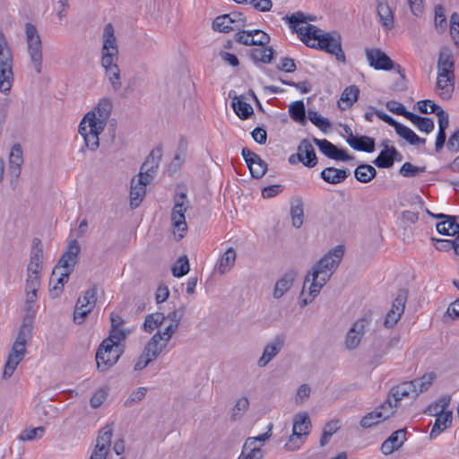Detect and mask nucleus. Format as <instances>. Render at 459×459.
<instances>
[{
    "instance_id": "61",
    "label": "nucleus",
    "mask_w": 459,
    "mask_h": 459,
    "mask_svg": "<svg viewBox=\"0 0 459 459\" xmlns=\"http://www.w3.org/2000/svg\"><path fill=\"white\" fill-rule=\"evenodd\" d=\"M228 19L231 22V25L235 27V30H239L247 25V18L240 12H231L227 13Z\"/></svg>"
},
{
    "instance_id": "52",
    "label": "nucleus",
    "mask_w": 459,
    "mask_h": 459,
    "mask_svg": "<svg viewBox=\"0 0 459 459\" xmlns=\"http://www.w3.org/2000/svg\"><path fill=\"white\" fill-rule=\"evenodd\" d=\"M285 19L288 21L290 27L297 32L300 27L297 28L299 23H307V21H315L316 17L311 15H305L301 12H297L290 16H286Z\"/></svg>"
},
{
    "instance_id": "40",
    "label": "nucleus",
    "mask_w": 459,
    "mask_h": 459,
    "mask_svg": "<svg viewBox=\"0 0 459 459\" xmlns=\"http://www.w3.org/2000/svg\"><path fill=\"white\" fill-rule=\"evenodd\" d=\"M395 132L411 145L424 144L426 143L425 138L418 136L411 129L402 124L397 126Z\"/></svg>"
},
{
    "instance_id": "30",
    "label": "nucleus",
    "mask_w": 459,
    "mask_h": 459,
    "mask_svg": "<svg viewBox=\"0 0 459 459\" xmlns=\"http://www.w3.org/2000/svg\"><path fill=\"white\" fill-rule=\"evenodd\" d=\"M435 417L436 420L429 433L430 438H435L451 426L453 412L452 411H447L446 412H441Z\"/></svg>"
},
{
    "instance_id": "33",
    "label": "nucleus",
    "mask_w": 459,
    "mask_h": 459,
    "mask_svg": "<svg viewBox=\"0 0 459 459\" xmlns=\"http://www.w3.org/2000/svg\"><path fill=\"white\" fill-rule=\"evenodd\" d=\"M359 94V89L356 85L346 87L341 94L338 101L339 108L342 110L351 108L357 101Z\"/></svg>"
},
{
    "instance_id": "38",
    "label": "nucleus",
    "mask_w": 459,
    "mask_h": 459,
    "mask_svg": "<svg viewBox=\"0 0 459 459\" xmlns=\"http://www.w3.org/2000/svg\"><path fill=\"white\" fill-rule=\"evenodd\" d=\"M436 229L438 233L446 236L459 235V223L456 222V217L450 215V220L446 219L437 223Z\"/></svg>"
},
{
    "instance_id": "42",
    "label": "nucleus",
    "mask_w": 459,
    "mask_h": 459,
    "mask_svg": "<svg viewBox=\"0 0 459 459\" xmlns=\"http://www.w3.org/2000/svg\"><path fill=\"white\" fill-rule=\"evenodd\" d=\"M431 239L437 250L447 252L453 249L455 254L459 255V234L454 239H437L435 238Z\"/></svg>"
},
{
    "instance_id": "63",
    "label": "nucleus",
    "mask_w": 459,
    "mask_h": 459,
    "mask_svg": "<svg viewBox=\"0 0 459 459\" xmlns=\"http://www.w3.org/2000/svg\"><path fill=\"white\" fill-rule=\"evenodd\" d=\"M435 25L441 30H444L446 27L445 8L441 4H438L435 7Z\"/></svg>"
},
{
    "instance_id": "35",
    "label": "nucleus",
    "mask_w": 459,
    "mask_h": 459,
    "mask_svg": "<svg viewBox=\"0 0 459 459\" xmlns=\"http://www.w3.org/2000/svg\"><path fill=\"white\" fill-rule=\"evenodd\" d=\"M248 55L255 63L270 64L273 59L274 49L272 47L264 46L251 49Z\"/></svg>"
},
{
    "instance_id": "51",
    "label": "nucleus",
    "mask_w": 459,
    "mask_h": 459,
    "mask_svg": "<svg viewBox=\"0 0 459 459\" xmlns=\"http://www.w3.org/2000/svg\"><path fill=\"white\" fill-rule=\"evenodd\" d=\"M190 270L189 261L186 255H181L172 267V274L175 277H182Z\"/></svg>"
},
{
    "instance_id": "57",
    "label": "nucleus",
    "mask_w": 459,
    "mask_h": 459,
    "mask_svg": "<svg viewBox=\"0 0 459 459\" xmlns=\"http://www.w3.org/2000/svg\"><path fill=\"white\" fill-rule=\"evenodd\" d=\"M23 163L22 149L20 143H15L9 155V165L22 167Z\"/></svg>"
},
{
    "instance_id": "45",
    "label": "nucleus",
    "mask_w": 459,
    "mask_h": 459,
    "mask_svg": "<svg viewBox=\"0 0 459 459\" xmlns=\"http://www.w3.org/2000/svg\"><path fill=\"white\" fill-rule=\"evenodd\" d=\"M166 319L163 313L156 312L146 316L143 329L145 332L151 333L154 329L158 328L162 325L164 320Z\"/></svg>"
},
{
    "instance_id": "49",
    "label": "nucleus",
    "mask_w": 459,
    "mask_h": 459,
    "mask_svg": "<svg viewBox=\"0 0 459 459\" xmlns=\"http://www.w3.org/2000/svg\"><path fill=\"white\" fill-rule=\"evenodd\" d=\"M398 405L388 395L386 400L375 410L383 415V421L393 416Z\"/></svg>"
},
{
    "instance_id": "12",
    "label": "nucleus",
    "mask_w": 459,
    "mask_h": 459,
    "mask_svg": "<svg viewBox=\"0 0 459 459\" xmlns=\"http://www.w3.org/2000/svg\"><path fill=\"white\" fill-rule=\"evenodd\" d=\"M43 247L39 238L33 239V245L30 250V263L27 267V280L31 287H39V273L42 269Z\"/></svg>"
},
{
    "instance_id": "11",
    "label": "nucleus",
    "mask_w": 459,
    "mask_h": 459,
    "mask_svg": "<svg viewBox=\"0 0 459 459\" xmlns=\"http://www.w3.org/2000/svg\"><path fill=\"white\" fill-rule=\"evenodd\" d=\"M311 421L307 412L298 413L294 416L292 434L290 436L288 442L284 445L287 451H295L302 445V436L309 433Z\"/></svg>"
},
{
    "instance_id": "13",
    "label": "nucleus",
    "mask_w": 459,
    "mask_h": 459,
    "mask_svg": "<svg viewBox=\"0 0 459 459\" xmlns=\"http://www.w3.org/2000/svg\"><path fill=\"white\" fill-rule=\"evenodd\" d=\"M97 302V288L93 286L83 293L82 297H79L74 313V322L81 325L86 316L94 308Z\"/></svg>"
},
{
    "instance_id": "4",
    "label": "nucleus",
    "mask_w": 459,
    "mask_h": 459,
    "mask_svg": "<svg viewBox=\"0 0 459 459\" xmlns=\"http://www.w3.org/2000/svg\"><path fill=\"white\" fill-rule=\"evenodd\" d=\"M80 252L81 247L79 242L76 239L70 240L65 251L53 270L52 275L54 276L58 273L59 277L51 292H56V295H58L63 290L65 283L67 282L71 273L79 262Z\"/></svg>"
},
{
    "instance_id": "7",
    "label": "nucleus",
    "mask_w": 459,
    "mask_h": 459,
    "mask_svg": "<svg viewBox=\"0 0 459 459\" xmlns=\"http://www.w3.org/2000/svg\"><path fill=\"white\" fill-rule=\"evenodd\" d=\"M25 37L33 68L39 74L42 72V41L36 26L30 22L25 23Z\"/></svg>"
},
{
    "instance_id": "29",
    "label": "nucleus",
    "mask_w": 459,
    "mask_h": 459,
    "mask_svg": "<svg viewBox=\"0 0 459 459\" xmlns=\"http://www.w3.org/2000/svg\"><path fill=\"white\" fill-rule=\"evenodd\" d=\"M349 175V169H340L333 167H327L320 173V177L324 181L333 185L343 182Z\"/></svg>"
},
{
    "instance_id": "27",
    "label": "nucleus",
    "mask_w": 459,
    "mask_h": 459,
    "mask_svg": "<svg viewBox=\"0 0 459 459\" xmlns=\"http://www.w3.org/2000/svg\"><path fill=\"white\" fill-rule=\"evenodd\" d=\"M396 156L401 157V153L394 147L385 145L379 155L373 160V163L381 169H389L394 165Z\"/></svg>"
},
{
    "instance_id": "64",
    "label": "nucleus",
    "mask_w": 459,
    "mask_h": 459,
    "mask_svg": "<svg viewBox=\"0 0 459 459\" xmlns=\"http://www.w3.org/2000/svg\"><path fill=\"white\" fill-rule=\"evenodd\" d=\"M264 452L260 447H253L247 450L242 449L238 459H263Z\"/></svg>"
},
{
    "instance_id": "54",
    "label": "nucleus",
    "mask_w": 459,
    "mask_h": 459,
    "mask_svg": "<svg viewBox=\"0 0 459 459\" xmlns=\"http://www.w3.org/2000/svg\"><path fill=\"white\" fill-rule=\"evenodd\" d=\"M147 388L146 387H138L134 389L128 398L125 401L124 406L126 408L132 407L134 404L140 403L142 400L144 399L146 394H147Z\"/></svg>"
},
{
    "instance_id": "17",
    "label": "nucleus",
    "mask_w": 459,
    "mask_h": 459,
    "mask_svg": "<svg viewBox=\"0 0 459 459\" xmlns=\"http://www.w3.org/2000/svg\"><path fill=\"white\" fill-rule=\"evenodd\" d=\"M368 323V318L361 317L352 325L346 334L344 342L346 349L351 351L355 350L359 345Z\"/></svg>"
},
{
    "instance_id": "36",
    "label": "nucleus",
    "mask_w": 459,
    "mask_h": 459,
    "mask_svg": "<svg viewBox=\"0 0 459 459\" xmlns=\"http://www.w3.org/2000/svg\"><path fill=\"white\" fill-rule=\"evenodd\" d=\"M377 13L380 19L382 25L390 30L394 27V14L389 4L385 2H378L377 6Z\"/></svg>"
},
{
    "instance_id": "21",
    "label": "nucleus",
    "mask_w": 459,
    "mask_h": 459,
    "mask_svg": "<svg viewBox=\"0 0 459 459\" xmlns=\"http://www.w3.org/2000/svg\"><path fill=\"white\" fill-rule=\"evenodd\" d=\"M437 69V74H441V76L455 75V59L449 48L444 47L440 49Z\"/></svg>"
},
{
    "instance_id": "28",
    "label": "nucleus",
    "mask_w": 459,
    "mask_h": 459,
    "mask_svg": "<svg viewBox=\"0 0 459 459\" xmlns=\"http://www.w3.org/2000/svg\"><path fill=\"white\" fill-rule=\"evenodd\" d=\"M347 143L354 150L372 152L375 150V140L366 135H351L347 138Z\"/></svg>"
},
{
    "instance_id": "34",
    "label": "nucleus",
    "mask_w": 459,
    "mask_h": 459,
    "mask_svg": "<svg viewBox=\"0 0 459 459\" xmlns=\"http://www.w3.org/2000/svg\"><path fill=\"white\" fill-rule=\"evenodd\" d=\"M112 102L109 99H102L100 100L95 113V122L98 125H101L105 127L108 118L109 117L112 111Z\"/></svg>"
},
{
    "instance_id": "46",
    "label": "nucleus",
    "mask_w": 459,
    "mask_h": 459,
    "mask_svg": "<svg viewBox=\"0 0 459 459\" xmlns=\"http://www.w3.org/2000/svg\"><path fill=\"white\" fill-rule=\"evenodd\" d=\"M255 159V160L248 162L247 167L253 178H261L267 171L268 165L260 156Z\"/></svg>"
},
{
    "instance_id": "5",
    "label": "nucleus",
    "mask_w": 459,
    "mask_h": 459,
    "mask_svg": "<svg viewBox=\"0 0 459 459\" xmlns=\"http://www.w3.org/2000/svg\"><path fill=\"white\" fill-rule=\"evenodd\" d=\"M32 335L31 320L26 318L19 330L15 342L12 346V350L5 362L3 377L9 378L13 374L19 363L22 360L26 353V342Z\"/></svg>"
},
{
    "instance_id": "2",
    "label": "nucleus",
    "mask_w": 459,
    "mask_h": 459,
    "mask_svg": "<svg viewBox=\"0 0 459 459\" xmlns=\"http://www.w3.org/2000/svg\"><path fill=\"white\" fill-rule=\"evenodd\" d=\"M300 39L310 48L324 50L342 62L346 63V56L342 48V38L337 32L323 33L315 25L307 24L297 30Z\"/></svg>"
},
{
    "instance_id": "1",
    "label": "nucleus",
    "mask_w": 459,
    "mask_h": 459,
    "mask_svg": "<svg viewBox=\"0 0 459 459\" xmlns=\"http://www.w3.org/2000/svg\"><path fill=\"white\" fill-rule=\"evenodd\" d=\"M343 254L344 247L339 245L331 249L317 261L305 277L300 296L304 294L306 284L310 282V294L313 297H316L338 268Z\"/></svg>"
},
{
    "instance_id": "10",
    "label": "nucleus",
    "mask_w": 459,
    "mask_h": 459,
    "mask_svg": "<svg viewBox=\"0 0 459 459\" xmlns=\"http://www.w3.org/2000/svg\"><path fill=\"white\" fill-rule=\"evenodd\" d=\"M189 207V202L186 193L177 194L174 197V206L171 212V222L174 233L178 232V238H184L187 225L185 213Z\"/></svg>"
},
{
    "instance_id": "59",
    "label": "nucleus",
    "mask_w": 459,
    "mask_h": 459,
    "mask_svg": "<svg viewBox=\"0 0 459 459\" xmlns=\"http://www.w3.org/2000/svg\"><path fill=\"white\" fill-rule=\"evenodd\" d=\"M272 426L269 427V429L264 433V434H261L257 437H247L244 443V450H247V449H250V448H253V447H256L255 446V443L257 441H260V442H264V441H266L268 440L271 436H272Z\"/></svg>"
},
{
    "instance_id": "31",
    "label": "nucleus",
    "mask_w": 459,
    "mask_h": 459,
    "mask_svg": "<svg viewBox=\"0 0 459 459\" xmlns=\"http://www.w3.org/2000/svg\"><path fill=\"white\" fill-rule=\"evenodd\" d=\"M296 276L297 273L294 270H290L283 274V276L276 281L273 290V297L275 299L281 298L291 288Z\"/></svg>"
},
{
    "instance_id": "16",
    "label": "nucleus",
    "mask_w": 459,
    "mask_h": 459,
    "mask_svg": "<svg viewBox=\"0 0 459 459\" xmlns=\"http://www.w3.org/2000/svg\"><path fill=\"white\" fill-rule=\"evenodd\" d=\"M365 54L368 65L375 70L390 71L394 67V62L380 48H367Z\"/></svg>"
},
{
    "instance_id": "15",
    "label": "nucleus",
    "mask_w": 459,
    "mask_h": 459,
    "mask_svg": "<svg viewBox=\"0 0 459 459\" xmlns=\"http://www.w3.org/2000/svg\"><path fill=\"white\" fill-rule=\"evenodd\" d=\"M113 429L110 425L104 426L99 432L96 446L90 459H105L109 452Z\"/></svg>"
},
{
    "instance_id": "6",
    "label": "nucleus",
    "mask_w": 459,
    "mask_h": 459,
    "mask_svg": "<svg viewBox=\"0 0 459 459\" xmlns=\"http://www.w3.org/2000/svg\"><path fill=\"white\" fill-rule=\"evenodd\" d=\"M13 56L8 42L0 30V91L9 94L13 81Z\"/></svg>"
},
{
    "instance_id": "18",
    "label": "nucleus",
    "mask_w": 459,
    "mask_h": 459,
    "mask_svg": "<svg viewBox=\"0 0 459 459\" xmlns=\"http://www.w3.org/2000/svg\"><path fill=\"white\" fill-rule=\"evenodd\" d=\"M137 177V179L134 178L131 180L130 206L132 209H135L140 205L146 194V186L152 180L150 178V176L144 177L138 174Z\"/></svg>"
},
{
    "instance_id": "43",
    "label": "nucleus",
    "mask_w": 459,
    "mask_h": 459,
    "mask_svg": "<svg viewBox=\"0 0 459 459\" xmlns=\"http://www.w3.org/2000/svg\"><path fill=\"white\" fill-rule=\"evenodd\" d=\"M290 117L298 123L305 125L306 120V108L302 100H296L289 107Z\"/></svg>"
},
{
    "instance_id": "24",
    "label": "nucleus",
    "mask_w": 459,
    "mask_h": 459,
    "mask_svg": "<svg viewBox=\"0 0 459 459\" xmlns=\"http://www.w3.org/2000/svg\"><path fill=\"white\" fill-rule=\"evenodd\" d=\"M388 396L397 405H400V402L403 398H416L417 393L414 389V385L410 383V381L403 382L397 385L393 386L389 393Z\"/></svg>"
},
{
    "instance_id": "9",
    "label": "nucleus",
    "mask_w": 459,
    "mask_h": 459,
    "mask_svg": "<svg viewBox=\"0 0 459 459\" xmlns=\"http://www.w3.org/2000/svg\"><path fill=\"white\" fill-rule=\"evenodd\" d=\"M124 350L122 345L114 344L111 339H104L96 352L97 368L106 371L115 365Z\"/></svg>"
},
{
    "instance_id": "60",
    "label": "nucleus",
    "mask_w": 459,
    "mask_h": 459,
    "mask_svg": "<svg viewBox=\"0 0 459 459\" xmlns=\"http://www.w3.org/2000/svg\"><path fill=\"white\" fill-rule=\"evenodd\" d=\"M39 287H31L30 282H26L25 292H26V300H25V310L30 311L33 304L37 300V291Z\"/></svg>"
},
{
    "instance_id": "48",
    "label": "nucleus",
    "mask_w": 459,
    "mask_h": 459,
    "mask_svg": "<svg viewBox=\"0 0 459 459\" xmlns=\"http://www.w3.org/2000/svg\"><path fill=\"white\" fill-rule=\"evenodd\" d=\"M249 401L247 397L242 396L237 402L231 410L230 420L233 421L238 420L248 410Z\"/></svg>"
},
{
    "instance_id": "53",
    "label": "nucleus",
    "mask_w": 459,
    "mask_h": 459,
    "mask_svg": "<svg viewBox=\"0 0 459 459\" xmlns=\"http://www.w3.org/2000/svg\"><path fill=\"white\" fill-rule=\"evenodd\" d=\"M383 421V415L378 411H372L367 413L360 420L359 424L363 429H368Z\"/></svg>"
},
{
    "instance_id": "44",
    "label": "nucleus",
    "mask_w": 459,
    "mask_h": 459,
    "mask_svg": "<svg viewBox=\"0 0 459 459\" xmlns=\"http://www.w3.org/2000/svg\"><path fill=\"white\" fill-rule=\"evenodd\" d=\"M236 260V252L232 247H229L224 254L221 255L219 265L218 272L221 274H224L230 270V268L234 265Z\"/></svg>"
},
{
    "instance_id": "3",
    "label": "nucleus",
    "mask_w": 459,
    "mask_h": 459,
    "mask_svg": "<svg viewBox=\"0 0 459 459\" xmlns=\"http://www.w3.org/2000/svg\"><path fill=\"white\" fill-rule=\"evenodd\" d=\"M102 39L100 63L105 69V75L110 82L112 89L117 91L122 86L120 69L117 65L119 51L115 29L111 23L105 25Z\"/></svg>"
},
{
    "instance_id": "20",
    "label": "nucleus",
    "mask_w": 459,
    "mask_h": 459,
    "mask_svg": "<svg viewBox=\"0 0 459 459\" xmlns=\"http://www.w3.org/2000/svg\"><path fill=\"white\" fill-rule=\"evenodd\" d=\"M285 342L283 335H277L274 339L267 343L264 349L262 356L257 360L259 368H264L267 364L273 359L282 350Z\"/></svg>"
},
{
    "instance_id": "14",
    "label": "nucleus",
    "mask_w": 459,
    "mask_h": 459,
    "mask_svg": "<svg viewBox=\"0 0 459 459\" xmlns=\"http://www.w3.org/2000/svg\"><path fill=\"white\" fill-rule=\"evenodd\" d=\"M408 293L405 290H399L397 296L392 304L391 309L387 312L384 325L386 328H393L404 312Z\"/></svg>"
},
{
    "instance_id": "47",
    "label": "nucleus",
    "mask_w": 459,
    "mask_h": 459,
    "mask_svg": "<svg viewBox=\"0 0 459 459\" xmlns=\"http://www.w3.org/2000/svg\"><path fill=\"white\" fill-rule=\"evenodd\" d=\"M290 216L293 227L299 229L303 225L304 218L303 202L300 199H298L297 204L291 206Z\"/></svg>"
},
{
    "instance_id": "37",
    "label": "nucleus",
    "mask_w": 459,
    "mask_h": 459,
    "mask_svg": "<svg viewBox=\"0 0 459 459\" xmlns=\"http://www.w3.org/2000/svg\"><path fill=\"white\" fill-rule=\"evenodd\" d=\"M436 378L437 375L435 372H428L420 378L411 380L410 383L414 385L417 396H419L420 394L428 391L430 388Z\"/></svg>"
},
{
    "instance_id": "22",
    "label": "nucleus",
    "mask_w": 459,
    "mask_h": 459,
    "mask_svg": "<svg viewBox=\"0 0 459 459\" xmlns=\"http://www.w3.org/2000/svg\"><path fill=\"white\" fill-rule=\"evenodd\" d=\"M161 156L162 149L160 146H158L154 150H152L151 153L147 156L145 161L141 166L139 174L144 177L150 176V178L153 179V177L159 167Z\"/></svg>"
},
{
    "instance_id": "19",
    "label": "nucleus",
    "mask_w": 459,
    "mask_h": 459,
    "mask_svg": "<svg viewBox=\"0 0 459 459\" xmlns=\"http://www.w3.org/2000/svg\"><path fill=\"white\" fill-rule=\"evenodd\" d=\"M314 143L319 150L330 159L342 161H348L352 159V156L349 155L345 150L338 148L326 139L320 140L314 138Z\"/></svg>"
},
{
    "instance_id": "58",
    "label": "nucleus",
    "mask_w": 459,
    "mask_h": 459,
    "mask_svg": "<svg viewBox=\"0 0 459 459\" xmlns=\"http://www.w3.org/2000/svg\"><path fill=\"white\" fill-rule=\"evenodd\" d=\"M45 433L44 427H37L30 429H25L20 436V439L22 441H31L39 439Z\"/></svg>"
},
{
    "instance_id": "50",
    "label": "nucleus",
    "mask_w": 459,
    "mask_h": 459,
    "mask_svg": "<svg viewBox=\"0 0 459 459\" xmlns=\"http://www.w3.org/2000/svg\"><path fill=\"white\" fill-rule=\"evenodd\" d=\"M212 29L224 33L235 30V27L231 25V22L228 19L227 14L216 17L212 22Z\"/></svg>"
},
{
    "instance_id": "26",
    "label": "nucleus",
    "mask_w": 459,
    "mask_h": 459,
    "mask_svg": "<svg viewBox=\"0 0 459 459\" xmlns=\"http://www.w3.org/2000/svg\"><path fill=\"white\" fill-rule=\"evenodd\" d=\"M406 440V429H398L391 434V436L385 439L382 446L381 451L384 455H391L394 451L398 450Z\"/></svg>"
},
{
    "instance_id": "41",
    "label": "nucleus",
    "mask_w": 459,
    "mask_h": 459,
    "mask_svg": "<svg viewBox=\"0 0 459 459\" xmlns=\"http://www.w3.org/2000/svg\"><path fill=\"white\" fill-rule=\"evenodd\" d=\"M376 169L368 164H360L356 168L354 171L356 179L361 183L370 182L376 177Z\"/></svg>"
},
{
    "instance_id": "8",
    "label": "nucleus",
    "mask_w": 459,
    "mask_h": 459,
    "mask_svg": "<svg viewBox=\"0 0 459 459\" xmlns=\"http://www.w3.org/2000/svg\"><path fill=\"white\" fill-rule=\"evenodd\" d=\"M104 126L95 122V113L88 112L79 125V134L84 140V145L91 151H96L100 146L99 135L103 132Z\"/></svg>"
},
{
    "instance_id": "62",
    "label": "nucleus",
    "mask_w": 459,
    "mask_h": 459,
    "mask_svg": "<svg viewBox=\"0 0 459 459\" xmlns=\"http://www.w3.org/2000/svg\"><path fill=\"white\" fill-rule=\"evenodd\" d=\"M129 333L123 327L110 328L109 334L106 339H111L114 344L121 345L120 342L124 341Z\"/></svg>"
},
{
    "instance_id": "39",
    "label": "nucleus",
    "mask_w": 459,
    "mask_h": 459,
    "mask_svg": "<svg viewBox=\"0 0 459 459\" xmlns=\"http://www.w3.org/2000/svg\"><path fill=\"white\" fill-rule=\"evenodd\" d=\"M232 108L240 119L248 118L254 112L253 108L243 100V97H234L232 100Z\"/></svg>"
},
{
    "instance_id": "55",
    "label": "nucleus",
    "mask_w": 459,
    "mask_h": 459,
    "mask_svg": "<svg viewBox=\"0 0 459 459\" xmlns=\"http://www.w3.org/2000/svg\"><path fill=\"white\" fill-rule=\"evenodd\" d=\"M308 119L320 130L325 132L331 126L327 118L321 117L316 111L309 109L307 112Z\"/></svg>"
},
{
    "instance_id": "25",
    "label": "nucleus",
    "mask_w": 459,
    "mask_h": 459,
    "mask_svg": "<svg viewBox=\"0 0 459 459\" xmlns=\"http://www.w3.org/2000/svg\"><path fill=\"white\" fill-rule=\"evenodd\" d=\"M455 75L447 74L446 76L437 74L435 90L437 94L445 100L452 98L455 91Z\"/></svg>"
},
{
    "instance_id": "23",
    "label": "nucleus",
    "mask_w": 459,
    "mask_h": 459,
    "mask_svg": "<svg viewBox=\"0 0 459 459\" xmlns=\"http://www.w3.org/2000/svg\"><path fill=\"white\" fill-rule=\"evenodd\" d=\"M297 158L304 166L314 168L317 163V158L314 147L308 140L303 139L298 146Z\"/></svg>"
},
{
    "instance_id": "32",
    "label": "nucleus",
    "mask_w": 459,
    "mask_h": 459,
    "mask_svg": "<svg viewBox=\"0 0 459 459\" xmlns=\"http://www.w3.org/2000/svg\"><path fill=\"white\" fill-rule=\"evenodd\" d=\"M168 344L160 339V332L156 333L147 342L143 351L152 360L166 348Z\"/></svg>"
},
{
    "instance_id": "56",
    "label": "nucleus",
    "mask_w": 459,
    "mask_h": 459,
    "mask_svg": "<svg viewBox=\"0 0 459 459\" xmlns=\"http://www.w3.org/2000/svg\"><path fill=\"white\" fill-rule=\"evenodd\" d=\"M426 170V167H417L411 164V162H405L401 167L399 172L403 177L405 178H414L419 173L424 172Z\"/></svg>"
}]
</instances>
